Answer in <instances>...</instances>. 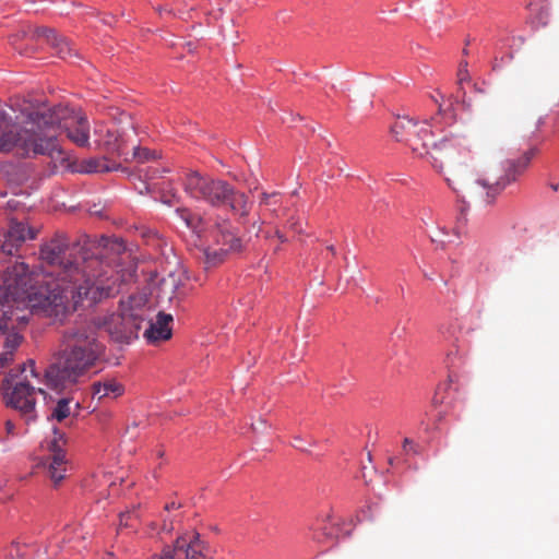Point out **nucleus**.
Segmentation results:
<instances>
[{
  "instance_id": "nucleus-1",
  "label": "nucleus",
  "mask_w": 559,
  "mask_h": 559,
  "mask_svg": "<svg viewBox=\"0 0 559 559\" xmlns=\"http://www.w3.org/2000/svg\"><path fill=\"white\" fill-rule=\"evenodd\" d=\"M126 250L121 238L102 237L99 241L82 236L71 241L57 231L39 248L41 265L29 271L23 261L5 266L0 289L2 299H28L32 308L55 321H62L84 301L93 306L116 293L110 280L111 267L107 250Z\"/></svg>"
},
{
  "instance_id": "nucleus-2",
  "label": "nucleus",
  "mask_w": 559,
  "mask_h": 559,
  "mask_svg": "<svg viewBox=\"0 0 559 559\" xmlns=\"http://www.w3.org/2000/svg\"><path fill=\"white\" fill-rule=\"evenodd\" d=\"M58 130L78 146L90 144V123L81 110L62 104L10 105L0 109V153L23 157L61 154Z\"/></svg>"
},
{
  "instance_id": "nucleus-3",
  "label": "nucleus",
  "mask_w": 559,
  "mask_h": 559,
  "mask_svg": "<svg viewBox=\"0 0 559 559\" xmlns=\"http://www.w3.org/2000/svg\"><path fill=\"white\" fill-rule=\"evenodd\" d=\"M95 328L73 326L63 333V349L45 370L47 386L63 391L75 385L80 378L92 368L103 353Z\"/></svg>"
},
{
  "instance_id": "nucleus-4",
  "label": "nucleus",
  "mask_w": 559,
  "mask_h": 559,
  "mask_svg": "<svg viewBox=\"0 0 559 559\" xmlns=\"http://www.w3.org/2000/svg\"><path fill=\"white\" fill-rule=\"evenodd\" d=\"M432 121L435 118L419 122L407 116H399L391 127V133L396 141L405 142L418 156H429L432 167L438 171L444 165L453 167L462 164L466 157L465 150L453 136L436 142L435 132L431 130Z\"/></svg>"
},
{
  "instance_id": "nucleus-5",
  "label": "nucleus",
  "mask_w": 559,
  "mask_h": 559,
  "mask_svg": "<svg viewBox=\"0 0 559 559\" xmlns=\"http://www.w3.org/2000/svg\"><path fill=\"white\" fill-rule=\"evenodd\" d=\"M29 369L32 377L38 378L39 373L35 369V360L28 359L16 369H11L1 383L2 397L7 407L17 412L20 418L31 425L38 418L36 411L37 394L45 395L43 389L32 385L27 377L22 374Z\"/></svg>"
},
{
  "instance_id": "nucleus-6",
  "label": "nucleus",
  "mask_w": 559,
  "mask_h": 559,
  "mask_svg": "<svg viewBox=\"0 0 559 559\" xmlns=\"http://www.w3.org/2000/svg\"><path fill=\"white\" fill-rule=\"evenodd\" d=\"M181 183L189 198L215 207L224 206V200L230 194V183L197 170L186 171Z\"/></svg>"
},
{
  "instance_id": "nucleus-7",
  "label": "nucleus",
  "mask_w": 559,
  "mask_h": 559,
  "mask_svg": "<svg viewBox=\"0 0 559 559\" xmlns=\"http://www.w3.org/2000/svg\"><path fill=\"white\" fill-rule=\"evenodd\" d=\"M144 319L132 309L107 313L95 320L97 329L105 331L109 337L119 344H130L139 337Z\"/></svg>"
},
{
  "instance_id": "nucleus-8",
  "label": "nucleus",
  "mask_w": 559,
  "mask_h": 559,
  "mask_svg": "<svg viewBox=\"0 0 559 559\" xmlns=\"http://www.w3.org/2000/svg\"><path fill=\"white\" fill-rule=\"evenodd\" d=\"M35 238L33 231L21 222L12 221L9 229L3 235V240H0V285L5 276V266L14 264V261H22L20 255H16L19 248L27 239ZM3 290L0 289V306L5 304L2 299ZM5 309L0 307V318L5 316Z\"/></svg>"
},
{
  "instance_id": "nucleus-9",
  "label": "nucleus",
  "mask_w": 559,
  "mask_h": 559,
  "mask_svg": "<svg viewBox=\"0 0 559 559\" xmlns=\"http://www.w3.org/2000/svg\"><path fill=\"white\" fill-rule=\"evenodd\" d=\"M135 133L131 118L122 114L120 122L97 124L94 129L95 143L110 153L122 154L130 134Z\"/></svg>"
},
{
  "instance_id": "nucleus-10",
  "label": "nucleus",
  "mask_w": 559,
  "mask_h": 559,
  "mask_svg": "<svg viewBox=\"0 0 559 559\" xmlns=\"http://www.w3.org/2000/svg\"><path fill=\"white\" fill-rule=\"evenodd\" d=\"M537 153V147H532L526 151L523 156L518 159H507L503 165V175L493 182L487 179H478L477 183L486 189V202L492 203L496 197L501 193L509 185L516 181L518 178L527 168L531 159Z\"/></svg>"
},
{
  "instance_id": "nucleus-11",
  "label": "nucleus",
  "mask_w": 559,
  "mask_h": 559,
  "mask_svg": "<svg viewBox=\"0 0 559 559\" xmlns=\"http://www.w3.org/2000/svg\"><path fill=\"white\" fill-rule=\"evenodd\" d=\"M215 241L217 247H207L204 250L205 267H213L222 263L229 252L242 249V238L237 236L229 222L224 221L216 225Z\"/></svg>"
},
{
  "instance_id": "nucleus-12",
  "label": "nucleus",
  "mask_w": 559,
  "mask_h": 559,
  "mask_svg": "<svg viewBox=\"0 0 559 559\" xmlns=\"http://www.w3.org/2000/svg\"><path fill=\"white\" fill-rule=\"evenodd\" d=\"M205 544L198 533L179 536L173 544L164 546L154 559H206Z\"/></svg>"
},
{
  "instance_id": "nucleus-13",
  "label": "nucleus",
  "mask_w": 559,
  "mask_h": 559,
  "mask_svg": "<svg viewBox=\"0 0 559 559\" xmlns=\"http://www.w3.org/2000/svg\"><path fill=\"white\" fill-rule=\"evenodd\" d=\"M25 301L28 302V299L10 297L8 300H5L3 306H0L1 308L8 310V312L5 311V316L0 318V332L5 334L3 347L12 352H15L22 342V335L15 330L14 321H19L23 325H25L28 321L25 316L15 317V307L17 308L20 302Z\"/></svg>"
},
{
  "instance_id": "nucleus-14",
  "label": "nucleus",
  "mask_w": 559,
  "mask_h": 559,
  "mask_svg": "<svg viewBox=\"0 0 559 559\" xmlns=\"http://www.w3.org/2000/svg\"><path fill=\"white\" fill-rule=\"evenodd\" d=\"M52 431L55 437L48 443V450L51 453L48 464V475L57 486L66 477L67 460L66 452L62 449V445L64 444V435L56 427H53Z\"/></svg>"
},
{
  "instance_id": "nucleus-15",
  "label": "nucleus",
  "mask_w": 559,
  "mask_h": 559,
  "mask_svg": "<svg viewBox=\"0 0 559 559\" xmlns=\"http://www.w3.org/2000/svg\"><path fill=\"white\" fill-rule=\"evenodd\" d=\"M3 175L10 186L35 189L38 183L39 173L31 162H19L4 165Z\"/></svg>"
},
{
  "instance_id": "nucleus-16",
  "label": "nucleus",
  "mask_w": 559,
  "mask_h": 559,
  "mask_svg": "<svg viewBox=\"0 0 559 559\" xmlns=\"http://www.w3.org/2000/svg\"><path fill=\"white\" fill-rule=\"evenodd\" d=\"M318 527L313 532V538L319 543L333 542L341 537L340 523L330 513L322 514L317 520Z\"/></svg>"
},
{
  "instance_id": "nucleus-17",
  "label": "nucleus",
  "mask_w": 559,
  "mask_h": 559,
  "mask_svg": "<svg viewBox=\"0 0 559 559\" xmlns=\"http://www.w3.org/2000/svg\"><path fill=\"white\" fill-rule=\"evenodd\" d=\"M173 322V316L158 312L156 316V320L150 323V326L144 332V337L148 343H156L160 341H166L171 337V328L170 323Z\"/></svg>"
},
{
  "instance_id": "nucleus-18",
  "label": "nucleus",
  "mask_w": 559,
  "mask_h": 559,
  "mask_svg": "<svg viewBox=\"0 0 559 559\" xmlns=\"http://www.w3.org/2000/svg\"><path fill=\"white\" fill-rule=\"evenodd\" d=\"M224 205H228L233 214L238 216V223L246 225L249 219L248 215L252 207V202L249 201L246 193L236 191L230 185V194L224 200Z\"/></svg>"
},
{
  "instance_id": "nucleus-19",
  "label": "nucleus",
  "mask_w": 559,
  "mask_h": 559,
  "mask_svg": "<svg viewBox=\"0 0 559 559\" xmlns=\"http://www.w3.org/2000/svg\"><path fill=\"white\" fill-rule=\"evenodd\" d=\"M454 378V374H449L448 380L437 386L432 399L435 405H443L445 411L454 406L459 396Z\"/></svg>"
},
{
  "instance_id": "nucleus-20",
  "label": "nucleus",
  "mask_w": 559,
  "mask_h": 559,
  "mask_svg": "<svg viewBox=\"0 0 559 559\" xmlns=\"http://www.w3.org/2000/svg\"><path fill=\"white\" fill-rule=\"evenodd\" d=\"M80 408V402L74 401L72 397H60L52 406H50L47 419L61 423L71 415L76 417L79 415Z\"/></svg>"
},
{
  "instance_id": "nucleus-21",
  "label": "nucleus",
  "mask_w": 559,
  "mask_h": 559,
  "mask_svg": "<svg viewBox=\"0 0 559 559\" xmlns=\"http://www.w3.org/2000/svg\"><path fill=\"white\" fill-rule=\"evenodd\" d=\"M35 35L39 38H43L55 50L56 53L62 58L66 59L67 57L71 56V48L69 46V43L60 37L55 29L49 27H38L35 31Z\"/></svg>"
},
{
  "instance_id": "nucleus-22",
  "label": "nucleus",
  "mask_w": 559,
  "mask_h": 559,
  "mask_svg": "<svg viewBox=\"0 0 559 559\" xmlns=\"http://www.w3.org/2000/svg\"><path fill=\"white\" fill-rule=\"evenodd\" d=\"M93 399H117L124 392L123 385L116 379H105L93 383Z\"/></svg>"
},
{
  "instance_id": "nucleus-23",
  "label": "nucleus",
  "mask_w": 559,
  "mask_h": 559,
  "mask_svg": "<svg viewBox=\"0 0 559 559\" xmlns=\"http://www.w3.org/2000/svg\"><path fill=\"white\" fill-rule=\"evenodd\" d=\"M118 165L110 163L105 157H91L84 159L78 166L76 171L81 174L109 173L116 170Z\"/></svg>"
},
{
  "instance_id": "nucleus-24",
  "label": "nucleus",
  "mask_w": 559,
  "mask_h": 559,
  "mask_svg": "<svg viewBox=\"0 0 559 559\" xmlns=\"http://www.w3.org/2000/svg\"><path fill=\"white\" fill-rule=\"evenodd\" d=\"M159 200L166 205L174 206L179 203L180 197L171 185H167L162 189Z\"/></svg>"
},
{
  "instance_id": "nucleus-25",
  "label": "nucleus",
  "mask_w": 559,
  "mask_h": 559,
  "mask_svg": "<svg viewBox=\"0 0 559 559\" xmlns=\"http://www.w3.org/2000/svg\"><path fill=\"white\" fill-rule=\"evenodd\" d=\"M133 157L140 163H145L157 158V154L155 151H151L147 147L134 146Z\"/></svg>"
},
{
  "instance_id": "nucleus-26",
  "label": "nucleus",
  "mask_w": 559,
  "mask_h": 559,
  "mask_svg": "<svg viewBox=\"0 0 559 559\" xmlns=\"http://www.w3.org/2000/svg\"><path fill=\"white\" fill-rule=\"evenodd\" d=\"M402 450L405 455H414L417 454V445L409 438H405L403 440Z\"/></svg>"
},
{
  "instance_id": "nucleus-27",
  "label": "nucleus",
  "mask_w": 559,
  "mask_h": 559,
  "mask_svg": "<svg viewBox=\"0 0 559 559\" xmlns=\"http://www.w3.org/2000/svg\"><path fill=\"white\" fill-rule=\"evenodd\" d=\"M469 80V74L467 71V61H462L457 71V81L459 84L462 85L464 82Z\"/></svg>"
},
{
  "instance_id": "nucleus-28",
  "label": "nucleus",
  "mask_w": 559,
  "mask_h": 559,
  "mask_svg": "<svg viewBox=\"0 0 559 559\" xmlns=\"http://www.w3.org/2000/svg\"><path fill=\"white\" fill-rule=\"evenodd\" d=\"M13 357L14 352L3 347V350L0 353V368H4L11 364L13 361Z\"/></svg>"
},
{
  "instance_id": "nucleus-29",
  "label": "nucleus",
  "mask_w": 559,
  "mask_h": 559,
  "mask_svg": "<svg viewBox=\"0 0 559 559\" xmlns=\"http://www.w3.org/2000/svg\"><path fill=\"white\" fill-rule=\"evenodd\" d=\"M286 227L297 234L302 231L301 221L299 217L292 216L286 222Z\"/></svg>"
},
{
  "instance_id": "nucleus-30",
  "label": "nucleus",
  "mask_w": 559,
  "mask_h": 559,
  "mask_svg": "<svg viewBox=\"0 0 559 559\" xmlns=\"http://www.w3.org/2000/svg\"><path fill=\"white\" fill-rule=\"evenodd\" d=\"M138 507H133L132 510H128L126 512H121L120 518V525L121 526H129L128 520L131 518V515L138 516Z\"/></svg>"
},
{
  "instance_id": "nucleus-31",
  "label": "nucleus",
  "mask_w": 559,
  "mask_h": 559,
  "mask_svg": "<svg viewBox=\"0 0 559 559\" xmlns=\"http://www.w3.org/2000/svg\"><path fill=\"white\" fill-rule=\"evenodd\" d=\"M138 230L143 239L151 240L157 237V231L152 228L141 226L138 228Z\"/></svg>"
},
{
  "instance_id": "nucleus-32",
  "label": "nucleus",
  "mask_w": 559,
  "mask_h": 559,
  "mask_svg": "<svg viewBox=\"0 0 559 559\" xmlns=\"http://www.w3.org/2000/svg\"><path fill=\"white\" fill-rule=\"evenodd\" d=\"M251 428L254 432H264L270 429L265 418L260 417L258 423H252Z\"/></svg>"
},
{
  "instance_id": "nucleus-33",
  "label": "nucleus",
  "mask_w": 559,
  "mask_h": 559,
  "mask_svg": "<svg viewBox=\"0 0 559 559\" xmlns=\"http://www.w3.org/2000/svg\"><path fill=\"white\" fill-rule=\"evenodd\" d=\"M277 195H278L277 192H273V193L262 192L260 203L264 204V205L275 204L276 203L275 198Z\"/></svg>"
},
{
  "instance_id": "nucleus-34",
  "label": "nucleus",
  "mask_w": 559,
  "mask_h": 559,
  "mask_svg": "<svg viewBox=\"0 0 559 559\" xmlns=\"http://www.w3.org/2000/svg\"><path fill=\"white\" fill-rule=\"evenodd\" d=\"M176 213L187 224V226H191V214L187 209L177 207Z\"/></svg>"
},
{
  "instance_id": "nucleus-35",
  "label": "nucleus",
  "mask_w": 559,
  "mask_h": 559,
  "mask_svg": "<svg viewBox=\"0 0 559 559\" xmlns=\"http://www.w3.org/2000/svg\"><path fill=\"white\" fill-rule=\"evenodd\" d=\"M263 222L261 221V218L258 216L257 218H254L251 223V226L250 228L248 229V234H251L253 231L254 236L258 237L260 231H261V226H262Z\"/></svg>"
},
{
  "instance_id": "nucleus-36",
  "label": "nucleus",
  "mask_w": 559,
  "mask_h": 559,
  "mask_svg": "<svg viewBox=\"0 0 559 559\" xmlns=\"http://www.w3.org/2000/svg\"><path fill=\"white\" fill-rule=\"evenodd\" d=\"M155 10L158 12V14L160 16L163 15H169V16H176V12L174 11V9L171 7H169L168 4H164V5H158L155 8Z\"/></svg>"
},
{
  "instance_id": "nucleus-37",
  "label": "nucleus",
  "mask_w": 559,
  "mask_h": 559,
  "mask_svg": "<svg viewBox=\"0 0 559 559\" xmlns=\"http://www.w3.org/2000/svg\"><path fill=\"white\" fill-rule=\"evenodd\" d=\"M173 530H174L173 520L169 518H163L162 531L169 533Z\"/></svg>"
},
{
  "instance_id": "nucleus-38",
  "label": "nucleus",
  "mask_w": 559,
  "mask_h": 559,
  "mask_svg": "<svg viewBox=\"0 0 559 559\" xmlns=\"http://www.w3.org/2000/svg\"><path fill=\"white\" fill-rule=\"evenodd\" d=\"M293 445L296 448V449H299L301 451H307V448L304 445V440L301 439V437L297 436L294 438V443Z\"/></svg>"
},
{
  "instance_id": "nucleus-39",
  "label": "nucleus",
  "mask_w": 559,
  "mask_h": 559,
  "mask_svg": "<svg viewBox=\"0 0 559 559\" xmlns=\"http://www.w3.org/2000/svg\"><path fill=\"white\" fill-rule=\"evenodd\" d=\"M20 206V202L19 201H15V200H9L5 202V207L9 209L10 211H15L17 210Z\"/></svg>"
},
{
  "instance_id": "nucleus-40",
  "label": "nucleus",
  "mask_w": 559,
  "mask_h": 559,
  "mask_svg": "<svg viewBox=\"0 0 559 559\" xmlns=\"http://www.w3.org/2000/svg\"><path fill=\"white\" fill-rule=\"evenodd\" d=\"M15 425L11 419L5 421V431L8 435H14Z\"/></svg>"
},
{
  "instance_id": "nucleus-41",
  "label": "nucleus",
  "mask_w": 559,
  "mask_h": 559,
  "mask_svg": "<svg viewBox=\"0 0 559 559\" xmlns=\"http://www.w3.org/2000/svg\"><path fill=\"white\" fill-rule=\"evenodd\" d=\"M179 508H181V504H180V503H177V502H175V501H171V502H169V503H166V506H165V510H166V511H173V510H177V509H179Z\"/></svg>"
},
{
  "instance_id": "nucleus-42",
  "label": "nucleus",
  "mask_w": 559,
  "mask_h": 559,
  "mask_svg": "<svg viewBox=\"0 0 559 559\" xmlns=\"http://www.w3.org/2000/svg\"><path fill=\"white\" fill-rule=\"evenodd\" d=\"M275 237L282 242H287L288 241V238L278 229L275 230Z\"/></svg>"
},
{
  "instance_id": "nucleus-43",
  "label": "nucleus",
  "mask_w": 559,
  "mask_h": 559,
  "mask_svg": "<svg viewBox=\"0 0 559 559\" xmlns=\"http://www.w3.org/2000/svg\"><path fill=\"white\" fill-rule=\"evenodd\" d=\"M444 179H445V181L448 182L449 187H450L453 191L457 192V188H456L455 186H453L452 180H451L449 177H445Z\"/></svg>"
},
{
  "instance_id": "nucleus-44",
  "label": "nucleus",
  "mask_w": 559,
  "mask_h": 559,
  "mask_svg": "<svg viewBox=\"0 0 559 559\" xmlns=\"http://www.w3.org/2000/svg\"><path fill=\"white\" fill-rule=\"evenodd\" d=\"M326 249H328V250H329L333 255H335V254H336V249H335V247H334L333 245L328 246V247H326Z\"/></svg>"
},
{
  "instance_id": "nucleus-45",
  "label": "nucleus",
  "mask_w": 559,
  "mask_h": 559,
  "mask_svg": "<svg viewBox=\"0 0 559 559\" xmlns=\"http://www.w3.org/2000/svg\"><path fill=\"white\" fill-rule=\"evenodd\" d=\"M430 239L432 242H441V243H444V240L443 239H438L436 238L435 236L430 235Z\"/></svg>"
},
{
  "instance_id": "nucleus-46",
  "label": "nucleus",
  "mask_w": 559,
  "mask_h": 559,
  "mask_svg": "<svg viewBox=\"0 0 559 559\" xmlns=\"http://www.w3.org/2000/svg\"><path fill=\"white\" fill-rule=\"evenodd\" d=\"M550 188L554 190V191H558L559 190V182L558 183H554L550 186Z\"/></svg>"
},
{
  "instance_id": "nucleus-47",
  "label": "nucleus",
  "mask_w": 559,
  "mask_h": 559,
  "mask_svg": "<svg viewBox=\"0 0 559 559\" xmlns=\"http://www.w3.org/2000/svg\"><path fill=\"white\" fill-rule=\"evenodd\" d=\"M7 197V191H3V190H0V198H5ZM3 205L0 204V207H2Z\"/></svg>"
},
{
  "instance_id": "nucleus-48",
  "label": "nucleus",
  "mask_w": 559,
  "mask_h": 559,
  "mask_svg": "<svg viewBox=\"0 0 559 559\" xmlns=\"http://www.w3.org/2000/svg\"><path fill=\"white\" fill-rule=\"evenodd\" d=\"M163 455H164L163 451H158V452H157V456H158V457H162Z\"/></svg>"
},
{
  "instance_id": "nucleus-49",
  "label": "nucleus",
  "mask_w": 559,
  "mask_h": 559,
  "mask_svg": "<svg viewBox=\"0 0 559 559\" xmlns=\"http://www.w3.org/2000/svg\"><path fill=\"white\" fill-rule=\"evenodd\" d=\"M543 123V118H539L537 124L540 126Z\"/></svg>"
},
{
  "instance_id": "nucleus-50",
  "label": "nucleus",
  "mask_w": 559,
  "mask_h": 559,
  "mask_svg": "<svg viewBox=\"0 0 559 559\" xmlns=\"http://www.w3.org/2000/svg\"><path fill=\"white\" fill-rule=\"evenodd\" d=\"M443 235H447L445 228L440 229Z\"/></svg>"
},
{
  "instance_id": "nucleus-51",
  "label": "nucleus",
  "mask_w": 559,
  "mask_h": 559,
  "mask_svg": "<svg viewBox=\"0 0 559 559\" xmlns=\"http://www.w3.org/2000/svg\"><path fill=\"white\" fill-rule=\"evenodd\" d=\"M393 462H394V459H390V460H389V463H390L391 465H393Z\"/></svg>"
},
{
  "instance_id": "nucleus-52",
  "label": "nucleus",
  "mask_w": 559,
  "mask_h": 559,
  "mask_svg": "<svg viewBox=\"0 0 559 559\" xmlns=\"http://www.w3.org/2000/svg\"><path fill=\"white\" fill-rule=\"evenodd\" d=\"M463 53H464V55H467V53H468V51H467V49H466V48L463 50Z\"/></svg>"
},
{
  "instance_id": "nucleus-53",
  "label": "nucleus",
  "mask_w": 559,
  "mask_h": 559,
  "mask_svg": "<svg viewBox=\"0 0 559 559\" xmlns=\"http://www.w3.org/2000/svg\"><path fill=\"white\" fill-rule=\"evenodd\" d=\"M110 559H112V558H110Z\"/></svg>"
}]
</instances>
